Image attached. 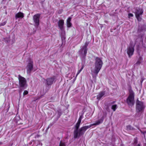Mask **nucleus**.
Listing matches in <instances>:
<instances>
[{"mask_svg":"<svg viewBox=\"0 0 146 146\" xmlns=\"http://www.w3.org/2000/svg\"><path fill=\"white\" fill-rule=\"evenodd\" d=\"M106 114L103 115L102 117L95 123L91 124L89 125L86 126L81 127L79 129L80 124L77 123L75 125V129L74 131V137L76 138L84 134L86 130L93 125H96L102 123L104 119Z\"/></svg>","mask_w":146,"mask_h":146,"instance_id":"f257e3e1","label":"nucleus"},{"mask_svg":"<svg viewBox=\"0 0 146 146\" xmlns=\"http://www.w3.org/2000/svg\"><path fill=\"white\" fill-rule=\"evenodd\" d=\"M102 65L103 62L102 59L98 57L96 58L94 63V68L91 70L92 73L93 78H96L102 67Z\"/></svg>","mask_w":146,"mask_h":146,"instance_id":"f03ea898","label":"nucleus"},{"mask_svg":"<svg viewBox=\"0 0 146 146\" xmlns=\"http://www.w3.org/2000/svg\"><path fill=\"white\" fill-rule=\"evenodd\" d=\"M88 44V42H86L84 46L81 47L79 51V54L83 58L85 57L86 55L87 51V47Z\"/></svg>","mask_w":146,"mask_h":146,"instance_id":"7ed1b4c3","label":"nucleus"},{"mask_svg":"<svg viewBox=\"0 0 146 146\" xmlns=\"http://www.w3.org/2000/svg\"><path fill=\"white\" fill-rule=\"evenodd\" d=\"M18 79L19 88H21L24 89L26 88L27 86L26 79L21 75H19Z\"/></svg>","mask_w":146,"mask_h":146,"instance_id":"20e7f679","label":"nucleus"},{"mask_svg":"<svg viewBox=\"0 0 146 146\" xmlns=\"http://www.w3.org/2000/svg\"><path fill=\"white\" fill-rule=\"evenodd\" d=\"M127 102L129 106H132L134 104V94L132 91H129V94L127 99Z\"/></svg>","mask_w":146,"mask_h":146,"instance_id":"39448f33","label":"nucleus"},{"mask_svg":"<svg viewBox=\"0 0 146 146\" xmlns=\"http://www.w3.org/2000/svg\"><path fill=\"white\" fill-rule=\"evenodd\" d=\"M135 9H134L133 10V12L135 13L136 17L137 20L140 21L141 19V18L140 17V15H141L143 13V11L141 9H135V10H134Z\"/></svg>","mask_w":146,"mask_h":146,"instance_id":"423d86ee","label":"nucleus"},{"mask_svg":"<svg viewBox=\"0 0 146 146\" xmlns=\"http://www.w3.org/2000/svg\"><path fill=\"white\" fill-rule=\"evenodd\" d=\"M40 15L37 14L35 15L33 17V20L34 23V25L37 28L39 25V19Z\"/></svg>","mask_w":146,"mask_h":146,"instance_id":"0eeeda50","label":"nucleus"},{"mask_svg":"<svg viewBox=\"0 0 146 146\" xmlns=\"http://www.w3.org/2000/svg\"><path fill=\"white\" fill-rule=\"evenodd\" d=\"M136 110L137 111H142L144 109V107L143 102L138 100L136 102Z\"/></svg>","mask_w":146,"mask_h":146,"instance_id":"6e6552de","label":"nucleus"},{"mask_svg":"<svg viewBox=\"0 0 146 146\" xmlns=\"http://www.w3.org/2000/svg\"><path fill=\"white\" fill-rule=\"evenodd\" d=\"M64 21L63 20H60L58 22V26L60 29L62 31V35L63 38H65L64 35H65V32L64 29Z\"/></svg>","mask_w":146,"mask_h":146,"instance_id":"1a4fd4ad","label":"nucleus"},{"mask_svg":"<svg viewBox=\"0 0 146 146\" xmlns=\"http://www.w3.org/2000/svg\"><path fill=\"white\" fill-rule=\"evenodd\" d=\"M134 52V46L132 45H130L127 47V53L129 57H130L133 55Z\"/></svg>","mask_w":146,"mask_h":146,"instance_id":"9d476101","label":"nucleus"},{"mask_svg":"<svg viewBox=\"0 0 146 146\" xmlns=\"http://www.w3.org/2000/svg\"><path fill=\"white\" fill-rule=\"evenodd\" d=\"M55 80L54 77L49 78L45 80L46 84L48 85H51L54 82Z\"/></svg>","mask_w":146,"mask_h":146,"instance_id":"9b49d317","label":"nucleus"},{"mask_svg":"<svg viewBox=\"0 0 146 146\" xmlns=\"http://www.w3.org/2000/svg\"><path fill=\"white\" fill-rule=\"evenodd\" d=\"M33 62L30 61L27 67V72L28 73H30L33 69Z\"/></svg>","mask_w":146,"mask_h":146,"instance_id":"f8f14e48","label":"nucleus"},{"mask_svg":"<svg viewBox=\"0 0 146 146\" xmlns=\"http://www.w3.org/2000/svg\"><path fill=\"white\" fill-rule=\"evenodd\" d=\"M24 17L23 13L21 12H19L15 15V18L16 19L19 18H22Z\"/></svg>","mask_w":146,"mask_h":146,"instance_id":"ddd939ff","label":"nucleus"},{"mask_svg":"<svg viewBox=\"0 0 146 146\" xmlns=\"http://www.w3.org/2000/svg\"><path fill=\"white\" fill-rule=\"evenodd\" d=\"M72 17H69L66 21L67 26L69 28L71 27L72 24L70 22Z\"/></svg>","mask_w":146,"mask_h":146,"instance_id":"4468645a","label":"nucleus"},{"mask_svg":"<svg viewBox=\"0 0 146 146\" xmlns=\"http://www.w3.org/2000/svg\"><path fill=\"white\" fill-rule=\"evenodd\" d=\"M105 94L104 92H100L99 94L97 96V99L98 100H100L102 97Z\"/></svg>","mask_w":146,"mask_h":146,"instance_id":"2eb2a0df","label":"nucleus"},{"mask_svg":"<svg viewBox=\"0 0 146 146\" xmlns=\"http://www.w3.org/2000/svg\"><path fill=\"white\" fill-rule=\"evenodd\" d=\"M143 60V58L142 57H139V58L138 59V60L137 62L135 65H139L142 62Z\"/></svg>","mask_w":146,"mask_h":146,"instance_id":"dca6fc26","label":"nucleus"},{"mask_svg":"<svg viewBox=\"0 0 146 146\" xmlns=\"http://www.w3.org/2000/svg\"><path fill=\"white\" fill-rule=\"evenodd\" d=\"M117 108V105H113L112 106L111 109L113 110V111H115L116 109Z\"/></svg>","mask_w":146,"mask_h":146,"instance_id":"f3484780","label":"nucleus"},{"mask_svg":"<svg viewBox=\"0 0 146 146\" xmlns=\"http://www.w3.org/2000/svg\"><path fill=\"white\" fill-rule=\"evenodd\" d=\"M127 130H133V128L132 127L131 125H128L127 126Z\"/></svg>","mask_w":146,"mask_h":146,"instance_id":"a211bd4d","label":"nucleus"},{"mask_svg":"<svg viewBox=\"0 0 146 146\" xmlns=\"http://www.w3.org/2000/svg\"><path fill=\"white\" fill-rule=\"evenodd\" d=\"M65 143L64 142L60 141L59 146H65Z\"/></svg>","mask_w":146,"mask_h":146,"instance_id":"6ab92c4d","label":"nucleus"},{"mask_svg":"<svg viewBox=\"0 0 146 146\" xmlns=\"http://www.w3.org/2000/svg\"><path fill=\"white\" fill-rule=\"evenodd\" d=\"M6 23V21H4L1 23H0L1 26H4Z\"/></svg>","mask_w":146,"mask_h":146,"instance_id":"aec40b11","label":"nucleus"},{"mask_svg":"<svg viewBox=\"0 0 146 146\" xmlns=\"http://www.w3.org/2000/svg\"><path fill=\"white\" fill-rule=\"evenodd\" d=\"M28 93V91L27 90H25L23 93V95L24 96L27 95Z\"/></svg>","mask_w":146,"mask_h":146,"instance_id":"412c9836","label":"nucleus"},{"mask_svg":"<svg viewBox=\"0 0 146 146\" xmlns=\"http://www.w3.org/2000/svg\"><path fill=\"white\" fill-rule=\"evenodd\" d=\"M128 16L129 17H132L133 16V15L132 13H129L128 14Z\"/></svg>","mask_w":146,"mask_h":146,"instance_id":"4be33fe9","label":"nucleus"},{"mask_svg":"<svg viewBox=\"0 0 146 146\" xmlns=\"http://www.w3.org/2000/svg\"><path fill=\"white\" fill-rule=\"evenodd\" d=\"M81 120H82L81 119H78V121L77 123H78L80 124Z\"/></svg>","mask_w":146,"mask_h":146,"instance_id":"5701e85b","label":"nucleus"},{"mask_svg":"<svg viewBox=\"0 0 146 146\" xmlns=\"http://www.w3.org/2000/svg\"><path fill=\"white\" fill-rule=\"evenodd\" d=\"M80 71H79V70L78 71V72H77V74H76V77L79 74V73H80Z\"/></svg>","mask_w":146,"mask_h":146,"instance_id":"b1692460","label":"nucleus"},{"mask_svg":"<svg viewBox=\"0 0 146 146\" xmlns=\"http://www.w3.org/2000/svg\"><path fill=\"white\" fill-rule=\"evenodd\" d=\"M83 69V67H82L81 69L79 70V71H80V72L82 71V70Z\"/></svg>","mask_w":146,"mask_h":146,"instance_id":"393cba45","label":"nucleus"},{"mask_svg":"<svg viewBox=\"0 0 146 146\" xmlns=\"http://www.w3.org/2000/svg\"><path fill=\"white\" fill-rule=\"evenodd\" d=\"M137 143V140L136 139H135V140L134 141V143Z\"/></svg>","mask_w":146,"mask_h":146,"instance_id":"a878e982","label":"nucleus"},{"mask_svg":"<svg viewBox=\"0 0 146 146\" xmlns=\"http://www.w3.org/2000/svg\"><path fill=\"white\" fill-rule=\"evenodd\" d=\"M7 40H5V41H7V42H8L9 41V38H7Z\"/></svg>","mask_w":146,"mask_h":146,"instance_id":"bb28decb","label":"nucleus"},{"mask_svg":"<svg viewBox=\"0 0 146 146\" xmlns=\"http://www.w3.org/2000/svg\"><path fill=\"white\" fill-rule=\"evenodd\" d=\"M82 118H83V116H80V117H79V119H82Z\"/></svg>","mask_w":146,"mask_h":146,"instance_id":"cd10ccee","label":"nucleus"},{"mask_svg":"<svg viewBox=\"0 0 146 146\" xmlns=\"http://www.w3.org/2000/svg\"><path fill=\"white\" fill-rule=\"evenodd\" d=\"M6 0H3V1H5Z\"/></svg>","mask_w":146,"mask_h":146,"instance_id":"c85d7f7f","label":"nucleus"},{"mask_svg":"<svg viewBox=\"0 0 146 146\" xmlns=\"http://www.w3.org/2000/svg\"><path fill=\"white\" fill-rule=\"evenodd\" d=\"M1 143V142H0V144Z\"/></svg>","mask_w":146,"mask_h":146,"instance_id":"c756f323","label":"nucleus"}]
</instances>
